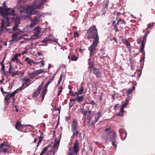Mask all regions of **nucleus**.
<instances>
[{
    "instance_id": "obj_49",
    "label": "nucleus",
    "mask_w": 155,
    "mask_h": 155,
    "mask_svg": "<svg viewBox=\"0 0 155 155\" xmlns=\"http://www.w3.org/2000/svg\"><path fill=\"white\" fill-rule=\"evenodd\" d=\"M44 70L42 69L39 70V74L44 72Z\"/></svg>"
},
{
    "instance_id": "obj_15",
    "label": "nucleus",
    "mask_w": 155,
    "mask_h": 155,
    "mask_svg": "<svg viewBox=\"0 0 155 155\" xmlns=\"http://www.w3.org/2000/svg\"><path fill=\"white\" fill-rule=\"evenodd\" d=\"M0 147L1 148L3 149V151L4 152H5L8 150L7 148L9 147V146L7 143L4 142L1 144L0 146Z\"/></svg>"
},
{
    "instance_id": "obj_59",
    "label": "nucleus",
    "mask_w": 155,
    "mask_h": 155,
    "mask_svg": "<svg viewBox=\"0 0 155 155\" xmlns=\"http://www.w3.org/2000/svg\"><path fill=\"white\" fill-rule=\"evenodd\" d=\"M135 89V86H133V87H132V91H134V89Z\"/></svg>"
},
{
    "instance_id": "obj_18",
    "label": "nucleus",
    "mask_w": 155,
    "mask_h": 155,
    "mask_svg": "<svg viewBox=\"0 0 155 155\" xmlns=\"http://www.w3.org/2000/svg\"><path fill=\"white\" fill-rule=\"evenodd\" d=\"M25 60L27 62L28 64L31 65H32V63H33L34 64H37L38 63V62H35L28 58H26L25 59Z\"/></svg>"
},
{
    "instance_id": "obj_53",
    "label": "nucleus",
    "mask_w": 155,
    "mask_h": 155,
    "mask_svg": "<svg viewBox=\"0 0 155 155\" xmlns=\"http://www.w3.org/2000/svg\"><path fill=\"white\" fill-rule=\"evenodd\" d=\"M26 52V51H24L23 52H22L21 53V55L24 54H25V53Z\"/></svg>"
},
{
    "instance_id": "obj_27",
    "label": "nucleus",
    "mask_w": 155,
    "mask_h": 155,
    "mask_svg": "<svg viewBox=\"0 0 155 155\" xmlns=\"http://www.w3.org/2000/svg\"><path fill=\"white\" fill-rule=\"evenodd\" d=\"M39 133H40V136H39V143L41 141L43 138L44 136V134L39 130Z\"/></svg>"
},
{
    "instance_id": "obj_35",
    "label": "nucleus",
    "mask_w": 155,
    "mask_h": 155,
    "mask_svg": "<svg viewBox=\"0 0 155 155\" xmlns=\"http://www.w3.org/2000/svg\"><path fill=\"white\" fill-rule=\"evenodd\" d=\"M19 33H16L14 34L12 36V38L13 39H16L15 38L17 37Z\"/></svg>"
},
{
    "instance_id": "obj_45",
    "label": "nucleus",
    "mask_w": 155,
    "mask_h": 155,
    "mask_svg": "<svg viewBox=\"0 0 155 155\" xmlns=\"http://www.w3.org/2000/svg\"><path fill=\"white\" fill-rule=\"evenodd\" d=\"M114 29L116 31H118V30L115 24L114 25Z\"/></svg>"
},
{
    "instance_id": "obj_3",
    "label": "nucleus",
    "mask_w": 155,
    "mask_h": 155,
    "mask_svg": "<svg viewBox=\"0 0 155 155\" xmlns=\"http://www.w3.org/2000/svg\"><path fill=\"white\" fill-rule=\"evenodd\" d=\"M15 11L11 8H8L6 6L0 7V14L4 19L7 20H9V16L14 15H15Z\"/></svg>"
},
{
    "instance_id": "obj_2",
    "label": "nucleus",
    "mask_w": 155,
    "mask_h": 155,
    "mask_svg": "<svg viewBox=\"0 0 155 155\" xmlns=\"http://www.w3.org/2000/svg\"><path fill=\"white\" fill-rule=\"evenodd\" d=\"M34 5H30L29 6H24L23 8H20V12L21 15L25 14L22 16L24 18H29V16L28 15L31 14L35 15L37 14L38 12L36 11L35 9L38 7V5H36V2H35Z\"/></svg>"
},
{
    "instance_id": "obj_9",
    "label": "nucleus",
    "mask_w": 155,
    "mask_h": 155,
    "mask_svg": "<svg viewBox=\"0 0 155 155\" xmlns=\"http://www.w3.org/2000/svg\"><path fill=\"white\" fill-rule=\"evenodd\" d=\"M50 41H54L53 38L51 36L48 37L39 43V45L45 46L47 45V42Z\"/></svg>"
},
{
    "instance_id": "obj_31",
    "label": "nucleus",
    "mask_w": 155,
    "mask_h": 155,
    "mask_svg": "<svg viewBox=\"0 0 155 155\" xmlns=\"http://www.w3.org/2000/svg\"><path fill=\"white\" fill-rule=\"evenodd\" d=\"M18 54H15L14 57L11 59V61L14 62L15 61L18 60Z\"/></svg>"
},
{
    "instance_id": "obj_60",
    "label": "nucleus",
    "mask_w": 155,
    "mask_h": 155,
    "mask_svg": "<svg viewBox=\"0 0 155 155\" xmlns=\"http://www.w3.org/2000/svg\"><path fill=\"white\" fill-rule=\"evenodd\" d=\"M151 26V24H148V28H149L150 26Z\"/></svg>"
},
{
    "instance_id": "obj_32",
    "label": "nucleus",
    "mask_w": 155,
    "mask_h": 155,
    "mask_svg": "<svg viewBox=\"0 0 155 155\" xmlns=\"http://www.w3.org/2000/svg\"><path fill=\"white\" fill-rule=\"evenodd\" d=\"M38 88L37 89V91H36L32 95L33 97L34 98L37 97L39 94Z\"/></svg>"
},
{
    "instance_id": "obj_50",
    "label": "nucleus",
    "mask_w": 155,
    "mask_h": 155,
    "mask_svg": "<svg viewBox=\"0 0 155 155\" xmlns=\"http://www.w3.org/2000/svg\"><path fill=\"white\" fill-rule=\"evenodd\" d=\"M22 1V0H19V2H18V4L17 5L18 6H19V7H20L19 4Z\"/></svg>"
},
{
    "instance_id": "obj_19",
    "label": "nucleus",
    "mask_w": 155,
    "mask_h": 155,
    "mask_svg": "<svg viewBox=\"0 0 155 155\" xmlns=\"http://www.w3.org/2000/svg\"><path fill=\"white\" fill-rule=\"evenodd\" d=\"M35 35L36 37V39H38L39 36V28L38 27H36L34 29Z\"/></svg>"
},
{
    "instance_id": "obj_58",
    "label": "nucleus",
    "mask_w": 155,
    "mask_h": 155,
    "mask_svg": "<svg viewBox=\"0 0 155 155\" xmlns=\"http://www.w3.org/2000/svg\"><path fill=\"white\" fill-rule=\"evenodd\" d=\"M114 40L117 43V39L116 38H114Z\"/></svg>"
},
{
    "instance_id": "obj_8",
    "label": "nucleus",
    "mask_w": 155,
    "mask_h": 155,
    "mask_svg": "<svg viewBox=\"0 0 155 155\" xmlns=\"http://www.w3.org/2000/svg\"><path fill=\"white\" fill-rule=\"evenodd\" d=\"M129 101L127 100H126L125 102L123 103L122 104L120 111L117 114V115L120 117H122L124 115L123 112L124 111V107H127V106L128 104Z\"/></svg>"
},
{
    "instance_id": "obj_54",
    "label": "nucleus",
    "mask_w": 155,
    "mask_h": 155,
    "mask_svg": "<svg viewBox=\"0 0 155 155\" xmlns=\"http://www.w3.org/2000/svg\"><path fill=\"white\" fill-rule=\"evenodd\" d=\"M108 2L105 5V8H108Z\"/></svg>"
},
{
    "instance_id": "obj_30",
    "label": "nucleus",
    "mask_w": 155,
    "mask_h": 155,
    "mask_svg": "<svg viewBox=\"0 0 155 155\" xmlns=\"http://www.w3.org/2000/svg\"><path fill=\"white\" fill-rule=\"evenodd\" d=\"M49 147V146H48L45 147L39 155H42L47 150Z\"/></svg>"
},
{
    "instance_id": "obj_62",
    "label": "nucleus",
    "mask_w": 155,
    "mask_h": 155,
    "mask_svg": "<svg viewBox=\"0 0 155 155\" xmlns=\"http://www.w3.org/2000/svg\"><path fill=\"white\" fill-rule=\"evenodd\" d=\"M2 64H4V59L1 62V65Z\"/></svg>"
},
{
    "instance_id": "obj_46",
    "label": "nucleus",
    "mask_w": 155,
    "mask_h": 155,
    "mask_svg": "<svg viewBox=\"0 0 155 155\" xmlns=\"http://www.w3.org/2000/svg\"><path fill=\"white\" fill-rule=\"evenodd\" d=\"M1 66H2V69L3 71H4V69H5V66L4 64H2Z\"/></svg>"
},
{
    "instance_id": "obj_36",
    "label": "nucleus",
    "mask_w": 155,
    "mask_h": 155,
    "mask_svg": "<svg viewBox=\"0 0 155 155\" xmlns=\"http://www.w3.org/2000/svg\"><path fill=\"white\" fill-rule=\"evenodd\" d=\"M71 59L73 61H76L78 59V58L77 57L73 55L71 57Z\"/></svg>"
},
{
    "instance_id": "obj_17",
    "label": "nucleus",
    "mask_w": 155,
    "mask_h": 155,
    "mask_svg": "<svg viewBox=\"0 0 155 155\" xmlns=\"http://www.w3.org/2000/svg\"><path fill=\"white\" fill-rule=\"evenodd\" d=\"M38 16H36L35 18L32 20V23L30 25V26H32L37 24L38 22Z\"/></svg>"
},
{
    "instance_id": "obj_64",
    "label": "nucleus",
    "mask_w": 155,
    "mask_h": 155,
    "mask_svg": "<svg viewBox=\"0 0 155 155\" xmlns=\"http://www.w3.org/2000/svg\"><path fill=\"white\" fill-rule=\"evenodd\" d=\"M140 42H141V41L140 40L139 41H138V43H140Z\"/></svg>"
},
{
    "instance_id": "obj_24",
    "label": "nucleus",
    "mask_w": 155,
    "mask_h": 155,
    "mask_svg": "<svg viewBox=\"0 0 155 155\" xmlns=\"http://www.w3.org/2000/svg\"><path fill=\"white\" fill-rule=\"evenodd\" d=\"M20 39H13L12 40H11L9 41V45L11 46L13 45L15 42L19 40Z\"/></svg>"
},
{
    "instance_id": "obj_4",
    "label": "nucleus",
    "mask_w": 155,
    "mask_h": 155,
    "mask_svg": "<svg viewBox=\"0 0 155 155\" xmlns=\"http://www.w3.org/2000/svg\"><path fill=\"white\" fill-rule=\"evenodd\" d=\"M104 139L107 141H114L117 137V135L115 132L109 128L105 130Z\"/></svg>"
},
{
    "instance_id": "obj_61",
    "label": "nucleus",
    "mask_w": 155,
    "mask_h": 155,
    "mask_svg": "<svg viewBox=\"0 0 155 155\" xmlns=\"http://www.w3.org/2000/svg\"><path fill=\"white\" fill-rule=\"evenodd\" d=\"M123 23L124 24H126V22H125V21H123Z\"/></svg>"
},
{
    "instance_id": "obj_10",
    "label": "nucleus",
    "mask_w": 155,
    "mask_h": 155,
    "mask_svg": "<svg viewBox=\"0 0 155 155\" xmlns=\"http://www.w3.org/2000/svg\"><path fill=\"white\" fill-rule=\"evenodd\" d=\"M51 81L48 82L46 84L44 87L42 89V91L41 96V97L42 98V101H43L45 95L47 93V88L48 87V84L50 83Z\"/></svg>"
},
{
    "instance_id": "obj_43",
    "label": "nucleus",
    "mask_w": 155,
    "mask_h": 155,
    "mask_svg": "<svg viewBox=\"0 0 155 155\" xmlns=\"http://www.w3.org/2000/svg\"><path fill=\"white\" fill-rule=\"evenodd\" d=\"M57 73L56 72L54 74L52 77L51 79V81H52L54 79L55 75H56Z\"/></svg>"
},
{
    "instance_id": "obj_21",
    "label": "nucleus",
    "mask_w": 155,
    "mask_h": 155,
    "mask_svg": "<svg viewBox=\"0 0 155 155\" xmlns=\"http://www.w3.org/2000/svg\"><path fill=\"white\" fill-rule=\"evenodd\" d=\"M93 73L96 75L97 77H99L101 76V72L98 71L97 69L94 70L93 71Z\"/></svg>"
},
{
    "instance_id": "obj_51",
    "label": "nucleus",
    "mask_w": 155,
    "mask_h": 155,
    "mask_svg": "<svg viewBox=\"0 0 155 155\" xmlns=\"http://www.w3.org/2000/svg\"><path fill=\"white\" fill-rule=\"evenodd\" d=\"M76 100V98H74V99H72L70 100V101L71 102V101H74Z\"/></svg>"
},
{
    "instance_id": "obj_63",
    "label": "nucleus",
    "mask_w": 155,
    "mask_h": 155,
    "mask_svg": "<svg viewBox=\"0 0 155 155\" xmlns=\"http://www.w3.org/2000/svg\"><path fill=\"white\" fill-rule=\"evenodd\" d=\"M121 20H122V19H119L118 21V22H119L120 21H121Z\"/></svg>"
},
{
    "instance_id": "obj_13",
    "label": "nucleus",
    "mask_w": 155,
    "mask_h": 155,
    "mask_svg": "<svg viewBox=\"0 0 155 155\" xmlns=\"http://www.w3.org/2000/svg\"><path fill=\"white\" fill-rule=\"evenodd\" d=\"M12 20L13 21L15 22V26L13 28V30L15 31L18 27V25L20 23V20L18 18H12Z\"/></svg>"
},
{
    "instance_id": "obj_1",
    "label": "nucleus",
    "mask_w": 155,
    "mask_h": 155,
    "mask_svg": "<svg viewBox=\"0 0 155 155\" xmlns=\"http://www.w3.org/2000/svg\"><path fill=\"white\" fill-rule=\"evenodd\" d=\"M86 35L87 39H89L91 38L94 39L91 45L88 48L90 52V55L92 56L95 53V51L99 42L97 31L96 27L95 26L91 27L88 30Z\"/></svg>"
},
{
    "instance_id": "obj_5",
    "label": "nucleus",
    "mask_w": 155,
    "mask_h": 155,
    "mask_svg": "<svg viewBox=\"0 0 155 155\" xmlns=\"http://www.w3.org/2000/svg\"><path fill=\"white\" fill-rule=\"evenodd\" d=\"M79 144L77 140H75L73 148H70L68 155H77L79 151Z\"/></svg>"
},
{
    "instance_id": "obj_56",
    "label": "nucleus",
    "mask_w": 155,
    "mask_h": 155,
    "mask_svg": "<svg viewBox=\"0 0 155 155\" xmlns=\"http://www.w3.org/2000/svg\"><path fill=\"white\" fill-rule=\"evenodd\" d=\"M71 95L72 96H75L76 95V94H75V92L74 93H73V94H71Z\"/></svg>"
},
{
    "instance_id": "obj_23",
    "label": "nucleus",
    "mask_w": 155,
    "mask_h": 155,
    "mask_svg": "<svg viewBox=\"0 0 155 155\" xmlns=\"http://www.w3.org/2000/svg\"><path fill=\"white\" fill-rule=\"evenodd\" d=\"M23 127L22 125L21 124L20 122H17L16 124V128L18 130L20 129Z\"/></svg>"
},
{
    "instance_id": "obj_37",
    "label": "nucleus",
    "mask_w": 155,
    "mask_h": 155,
    "mask_svg": "<svg viewBox=\"0 0 155 155\" xmlns=\"http://www.w3.org/2000/svg\"><path fill=\"white\" fill-rule=\"evenodd\" d=\"M62 87L61 86L59 87V90L58 91V96L60 95L61 92L62 91Z\"/></svg>"
},
{
    "instance_id": "obj_12",
    "label": "nucleus",
    "mask_w": 155,
    "mask_h": 155,
    "mask_svg": "<svg viewBox=\"0 0 155 155\" xmlns=\"http://www.w3.org/2000/svg\"><path fill=\"white\" fill-rule=\"evenodd\" d=\"M17 91H15L12 93L8 94L6 95L5 98V100L7 102V103L9 104V102L8 101V100L12 97H14L15 94H16Z\"/></svg>"
},
{
    "instance_id": "obj_44",
    "label": "nucleus",
    "mask_w": 155,
    "mask_h": 155,
    "mask_svg": "<svg viewBox=\"0 0 155 155\" xmlns=\"http://www.w3.org/2000/svg\"><path fill=\"white\" fill-rule=\"evenodd\" d=\"M132 89H129L127 92V94L129 95L132 92Z\"/></svg>"
},
{
    "instance_id": "obj_42",
    "label": "nucleus",
    "mask_w": 155,
    "mask_h": 155,
    "mask_svg": "<svg viewBox=\"0 0 155 155\" xmlns=\"http://www.w3.org/2000/svg\"><path fill=\"white\" fill-rule=\"evenodd\" d=\"M97 115L98 117L96 120V122H97L98 120L99 117H100L101 116V114L100 112H99L97 113Z\"/></svg>"
},
{
    "instance_id": "obj_41",
    "label": "nucleus",
    "mask_w": 155,
    "mask_h": 155,
    "mask_svg": "<svg viewBox=\"0 0 155 155\" xmlns=\"http://www.w3.org/2000/svg\"><path fill=\"white\" fill-rule=\"evenodd\" d=\"M16 74H17L16 75H19H19L22 76L23 75V73L22 71H20V72L17 71Z\"/></svg>"
},
{
    "instance_id": "obj_16",
    "label": "nucleus",
    "mask_w": 155,
    "mask_h": 155,
    "mask_svg": "<svg viewBox=\"0 0 155 155\" xmlns=\"http://www.w3.org/2000/svg\"><path fill=\"white\" fill-rule=\"evenodd\" d=\"M119 131L120 133H122V134L120 135L121 138L122 140H124L127 134L126 132L121 129H120Z\"/></svg>"
},
{
    "instance_id": "obj_48",
    "label": "nucleus",
    "mask_w": 155,
    "mask_h": 155,
    "mask_svg": "<svg viewBox=\"0 0 155 155\" xmlns=\"http://www.w3.org/2000/svg\"><path fill=\"white\" fill-rule=\"evenodd\" d=\"M125 44H126L127 46H129L130 45V44L127 41H126L125 42Z\"/></svg>"
},
{
    "instance_id": "obj_7",
    "label": "nucleus",
    "mask_w": 155,
    "mask_h": 155,
    "mask_svg": "<svg viewBox=\"0 0 155 155\" xmlns=\"http://www.w3.org/2000/svg\"><path fill=\"white\" fill-rule=\"evenodd\" d=\"M9 20H7L6 19H4V20L2 19V23L1 25V31H3L4 30L6 31L7 30V29L6 28H5L9 26Z\"/></svg>"
},
{
    "instance_id": "obj_14",
    "label": "nucleus",
    "mask_w": 155,
    "mask_h": 155,
    "mask_svg": "<svg viewBox=\"0 0 155 155\" xmlns=\"http://www.w3.org/2000/svg\"><path fill=\"white\" fill-rule=\"evenodd\" d=\"M60 140L55 139L54 146L52 147V148L54 150H57L59 146Z\"/></svg>"
},
{
    "instance_id": "obj_52",
    "label": "nucleus",
    "mask_w": 155,
    "mask_h": 155,
    "mask_svg": "<svg viewBox=\"0 0 155 155\" xmlns=\"http://www.w3.org/2000/svg\"><path fill=\"white\" fill-rule=\"evenodd\" d=\"M119 104H116V105H115V106H114V108H117L118 107V106H119Z\"/></svg>"
},
{
    "instance_id": "obj_29",
    "label": "nucleus",
    "mask_w": 155,
    "mask_h": 155,
    "mask_svg": "<svg viewBox=\"0 0 155 155\" xmlns=\"http://www.w3.org/2000/svg\"><path fill=\"white\" fill-rule=\"evenodd\" d=\"M76 100L78 102L82 101L83 100L84 98L83 96H78L76 98Z\"/></svg>"
},
{
    "instance_id": "obj_40",
    "label": "nucleus",
    "mask_w": 155,
    "mask_h": 155,
    "mask_svg": "<svg viewBox=\"0 0 155 155\" xmlns=\"http://www.w3.org/2000/svg\"><path fill=\"white\" fill-rule=\"evenodd\" d=\"M24 83H23V84H22V86L21 87H20L19 88L17 89L15 91H17L16 94L18 92V91H21L23 89V87H24Z\"/></svg>"
},
{
    "instance_id": "obj_55",
    "label": "nucleus",
    "mask_w": 155,
    "mask_h": 155,
    "mask_svg": "<svg viewBox=\"0 0 155 155\" xmlns=\"http://www.w3.org/2000/svg\"><path fill=\"white\" fill-rule=\"evenodd\" d=\"M112 144L113 145V146H116V144H115V143L113 141H112Z\"/></svg>"
},
{
    "instance_id": "obj_25",
    "label": "nucleus",
    "mask_w": 155,
    "mask_h": 155,
    "mask_svg": "<svg viewBox=\"0 0 155 155\" xmlns=\"http://www.w3.org/2000/svg\"><path fill=\"white\" fill-rule=\"evenodd\" d=\"M83 92V89L82 86H81L80 90H78V92H75V94L77 95L79 94H81Z\"/></svg>"
},
{
    "instance_id": "obj_33",
    "label": "nucleus",
    "mask_w": 155,
    "mask_h": 155,
    "mask_svg": "<svg viewBox=\"0 0 155 155\" xmlns=\"http://www.w3.org/2000/svg\"><path fill=\"white\" fill-rule=\"evenodd\" d=\"M141 48L140 50L141 52H142L144 50L145 47V44L143 42H142L141 44Z\"/></svg>"
},
{
    "instance_id": "obj_20",
    "label": "nucleus",
    "mask_w": 155,
    "mask_h": 155,
    "mask_svg": "<svg viewBox=\"0 0 155 155\" xmlns=\"http://www.w3.org/2000/svg\"><path fill=\"white\" fill-rule=\"evenodd\" d=\"M39 73L38 72H34L32 73L29 74V76L31 78H33L37 76L38 74Z\"/></svg>"
},
{
    "instance_id": "obj_6",
    "label": "nucleus",
    "mask_w": 155,
    "mask_h": 155,
    "mask_svg": "<svg viewBox=\"0 0 155 155\" xmlns=\"http://www.w3.org/2000/svg\"><path fill=\"white\" fill-rule=\"evenodd\" d=\"M77 121L76 119L73 120L72 124V130L73 132V135H77L78 134L77 131Z\"/></svg>"
},
{
    "instance_id": "obj_28",
    "label": "nucleus",
    "mask_w": 155,
    "mask_h": 155,
    "mask_svg": "<svg viewBox=\"0 0 155 155\" xmlns=\"http://www.w3.org/2000/svg\"><path fill=\"white\" fill-rule=\"evenodd\" d=\"M11 65L10 64V69H9V72L10 74H11L12 76H14L15 75H16L17 74V71L15 72V71H11Z\"/></svg>"
},
{
    "instance_id": "obj_11",
    "label": "nucleus",
    "mask_w": 155,
    "mask_h": 155,
    "mask_svg": "<svg viewBox=\"0 0 155 155\" xmlns=\"http://www.w3.org/2000/svg\"><path fill=\"white\" fill-rule=\"evenodd\" d=\"M89 104V103H86L85 104L81 109L82 114L84 116L86 115L88 112L87 110L89 109V107L88 106Z\"/></svg>"
},
{
    "instance_id": "obj_34",
    "label": "nucleus",
    "mask_w": 155,
    "mask_h": 155,
    "mask_svg": "<svg viewBox=\"0 0 155 155\" xmlns=\"http://www.w3.org/2000/svg\"><path fill=\"white\" fill-rule=\"evenodd\" d=\"M63 78V74H62L61 75L59 79L58 80V84H57V86H58L60 84V83L61 82L62 79Z\"/></svg>"
},
{
    "instance_id": "obj_26",
    "label": "nucleus",
    "mask_w": 155,
    "mask_h": 155,
    "mask_svg": "<svg viewBox=\"0 0 155 155\" xmlns=\"http://www.w3.org/2000/svg\"><path fill=\"white\" fill-rule=\"evenodd\" d=\"M46 2V0H40L39 1V9L42 7L41 6Z\"/></svg>"
},
{
    "instance_id": "obj_57",
    "label": "nucleus",
    "mask_w": 155,
    "mask_h": 155,
    "mask_svg": "<svg viewBox=\"0 0 155 155\" xmlns=\"http://www.w3.org/2000/svg\"><path fill=\"white\" fill-rule=\"evenodd\" d=\"M112 97L113 100H114L115 99V94L113 95L112 96Z\"/></svg>"
},
{
    "instance_id": "obj_47",
    "label": "nucleus",
    "mask_w": 155,
    "mask_h": 155,
    "mask_svg": "<svg viewBox=\"0 0 155 155\" xmlns=\"http://www.w3.org/2000/svg\"><path fill=\"white\" fill-rule=\"evenodd\" d=\"M78 34L76 32L74 33V36L75 37H78Z\"/></svg>"
},
{
    "instance_id": "obj_22",
    "label": "nucleus",
    "mask_w": 155,
    "mask_h": 155,
    "mask_svg": "<svg viewBox=\"0 0 155 155\" xmlns=\"http://www.w3.org/2000/svg\"><path fill=\"white\" fill-rule=\"evenodd\" d=\"M90 59H89L88 61V64L89 65L88 68H90L92 71L96 69L94 68V65L93 63H90Z\"/></svg>"
},
{
    "instance_id": "obj_39",
    "label": "nucleus",
    "mask_w": 155,
    "mask_h": 155,
    "mask_svg": "<svg viewBox=\"0 0 155 155\" xmlns=\"http://www.w3.org/2000/svg\"><path fill=\"white\" fill-rule=\"evenodd\" d=\"M41 60V61L39 62V65L40 66H43L44 65V64L43 63V59L41 58L39 59V60Z\"/></svg>"
},
{
    "instance_id": "obj_38",
    "label": "nucleus",
    "mask_w": 155,
    "mask_h": 155,
    "mask_svg": "<svg viewBox=\"0 0 155 155\" xmlns=\"http://www.w3.org/2000/svg\"><path fill=\"white\" fill-rule=\"evenodd\" d=\"M24 81L26 82L25 84H26L27 83L29 82L30 81V80L29 78H25L24 79Z\"/></svg>"
}]
</instances>
